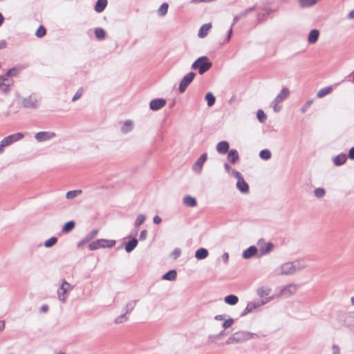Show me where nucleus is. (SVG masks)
<instances>
[{
  "label": "nucleus",
  "instance_id": "47",
  "mask_svg": "<svg viewBox=\"0 0 354 354\" xmlns=\"http://www.w3.org/2000/svg\"><path fill=\"white\" fill-rule=\"evenodd\" d=\"M257 117L258 118V120L261 122H264L265 120H266V115L265 114V113L259 109L258 110L257 113Z\"/></svg>",
  "mask_w": 354,
  "mask_h": 354
},
{
  "label": "nucleus",
  "instance_id": "59",
  "mask_svg": "<svg viewBox=\"0 0 354 354\" xmlns=\"http://www.w3.org/2000/svg\"><path fill=\"white\" fill-rule=\"evenodd\" d=\"M224 167H225V169L226 170V171L228 174H230L232 172V170H233L232 169V167L227 163H225L224 164Z\"/></svg>",
  "mask_w": 354,
  "mask_h": 354
},
{
  "label": "nucleus",
  "instance_id": "63",
  "mask_svg": "<svg viewBox=\"0 0 354 354\" xmlns=\"http://www.w3.org/2000/svg\"><path fill=\"white\" fill-rule=\"evenodd\" d=\"M5 328L4 321L0 320V332L2 331Z\"/></svg>",
  "mask_w": 354,
  "mask_h": 354
},
{
  "label": "nucleus",
  "instance_id": "35",
  "mask_svg": "<svg viewBox=\"0 0 354 354\" xmlns=\"http://www.w3.org/2000/svg\"><path fill=\"white\" fill-rule=\"evenodd\" d=\"M136 300H131L129 301L124 307L125 313L129 314L134 309V308L136 306Z\"/></svg>",
  "mask_w": 354,
  "mask_h": 354
},
{
  "label": "nucleus",
  "instance_id": "26",
  "mask_svg": "<svg viewBox=\"0 0 354 354\" xmlns=\"http://www.w3.org/2000/svg\"><path fill=\"white\" fill-rule=\"evenodd\" d=\"M138 245V240L136 238L132 239L125 245V250L129 253L133 251Z\"/></svg>",
  "mask_w": 354,
  "mask_h": 354
},
{
  "label": "nucleus",
  "instance_id": "50",
  "mask_svg": "<svg viewBox=\"0 0 354 354\" xmlns=\"http://www.w3.org/2000/svg\"><path fill=\"white\" fill-rule=\"evenodd\" d=\"M234 323V320L232 318H230L227 320H225L223 323V327L224 328H227L229 327H230Z\"/></svg>",
  "mask_w": 354,
  "mask_h": 354
},
{
  "label": "nucleus",
  "instance_id": "1",
  "mask_svg": "<svg viewBox=\"0 0 354 354\" xmlns=\"http://www.w3.org/2000/svg\"><path fill=\"white\" fill-rule=\"evenodd\" d=\"M306 266V263L303 261L297 260L292 262H286L276 268L273 270V274L274 276L294 274L305 268Z\"/></svg>",
  "mask_w": 354,
  "mask_h": 354
},
{
  "label": "nucleus",
  "instance_id": "55",
  "mask_svg": "<svg viewBox=\"0 0 354 354\" xmlns=\"http://www.w3.org/2000/svg\"><path fill=\"white\" fill-rule=\"evenodd\" d=\"M332 354H340V348L338 346L334 344L332 346Z\"/></svg>",
  "mask_w": 354,
  "mask_h": 354
},
{
  "label": "nucleus",
  "instance_id": "34",
  "mask_svg": "<svg viewBox=\"0 0 354 354\" xmlns=\"http://www.w3.org/2000/svg\"><path fill=\"white\" fill-rule=\"evenodd\" d=\"M32 99L35 97L30 96L28 98H26L24 101V104L26 107L28 108H35L37 106V103L36 101H33Z\"/></svg>",
  "mask_w": 354,
  "mask_h": 354
},
{
  "label": "nucleus",
  "instance_id": "10",
  "mask_svg": "<svg viewBox=\"0 0 354 354\" xmlns=\"http://www.w3.org/2000/svg\"><path fill=\"white\" fill-rule=\"evenodd\" d=\"M257 245L259 247L260 256L268 254L274 248L272 243L270 242L266 243L263 241H259L257 243Z\"/></svg>",
  "mask_w": 354,
  "mask_h": 354
},
{
  "label": "nucleus",
  "instance_id": "28",
  "mask_svg": "<svg viewBox=\"0 0 354 354\" xmlns=\"http://www.w3.org/2000/svg\"><path fill=\"white\" fill-rule=\"evenodd\" d=\"M333 91L332 86H326L324 88H322L317 93V98H322L324 96L330 94Z\"/></svg>",
  "mask_w": 354,
  "mask_h": 354
},
{
  "label": "nucleus",
  "instance_id": "64",
  "mask_svg": "<svg viewBox=\"0 0 354 354\" xmlns=\"http://www.w3.org/2000/svg\"><path fill=\"white\" fill-rule=\"evenodd\" d=\"M348 17L350 19H354V10L351 11L348 15Z\"/></svg>",
  "mask_w": 354,
  "mask_h": 354
},
{
  "label": "nucleus",
  "instance_id": "4",
  "mask_svg": "<svg viewBox=\"0 0 354 354\" xmlns=\"http://www.w3.org/2000/svg\"><path fill=\"white\" fill-rule=\"evenodd\" d=\"M290 95V91L288 88H283L279 93L276 96L271 103L274 112L278 113L281 111V106L279 105L280 103L286 100Z\"/></svg>",
  "mask_w": 354,
  "mask_h": 354
},
{
  "label": "nucleus",
  "instance_id": "3",
  "mask_svg": "<svg viewBox=\"0 0 354 354\" xmlns=\"http://www.w3.org/2000/svg\"><path fill=\"white\" fill-rule=\"evenodd\" d=\"M24 137V134L22 133H16L10 134L3 138L0 141V154L3 153L5 148L11 145L12 144L21 140Z\"/></svg>",
  "mask_w": 354,
  "mask_h": 354
},
{
  "label": "nucleus",
  "instance_id": "62",
  "mask_svg": "<svg viewBox=\"0 0 354 354\" xmlns=\"http://www.w3.org/2000/svg\"><path fill=\"white\" fill-rule=\"evenodd\" d=\"M222 259L223 260L224 262L227 263L228 261V259H229V255L227 253H224L222 256Z\"/></svg>",
  "mask_w": 354,
  "mask_h": 354
},
{
  "label": "nucleus",
  "instance_id": "32",
  "mask_svg": "<svg viewBox=\"0 0 354 354\" xmlns=\"http://www.w3.org/2000/svg\"><path fill=\"white\" fill-rule=\"evenodd\" d=\"M133 122L131 120H126L121 128V131L124 133H127L133 129Z\"/></svg>",
  "mask_w": 354,
  "mask_h": 354
},
{
  "label": "nucleus",
  "instance_id": "33",
  "mask_svg": "<svg viewBox=\"0 0 354 354\" xmlns=\"http://www.w3.org/2000/svg\"><path fill=\"white\" fill-rule=\"evenodd\" d=\"M183 203L186 206L192 207L196 206L197 204L196 199L190 196H185L183 199Z\"/></svg>",
  "mask_w": 354,
  "mask_h": 354
},
{
  "label": "nucleus",
  "instance_id": "48",
  "mask_svg": "<svg viewBox=\"0 0 354 354\" xmlns=\"http://www.w3.org/2000/svg\"><path fill=\"white\" fill-rule=\"evenodd\" d=\"M19 74V70L17 68H13L10 69L5 75L8 78L12 76H16Z\"/></svg>",
  "mask_w": 354,
  "mask_h": 354
},
{
  "label": "nucleus",
  "instance_id": "27",
  "mask_svg": "<svg viewBox=\"0 0 354 354\" xmlns=\"http://www.w3.org/2000/svg\"><path fill=\"white\" fill-rule=\"evenodd\" d=\"M225 302L231 306L236 305L239 301V298L234 295H229L224 298Z\"/></svg>",
  "mask_w": 354,
  "mask_h": 354
},
{
  "label": "nucleus",
  "instance_id": "61",
  "mask_svg": "<svg viewBox=\"0 0 354 354\" xmlns=\"http://www.w3.org/2000/svg\"><path fill=\"white\" fill-rule=\"evenodd\" d=\"M348 156L351 159L353 160L354 159V147H352L350 151H349V153H348Z\"/></svg>",
  "mask_w": 354,
  "mask_h": 354
},
{
  "label": "nucleus",
  "instance_id": "44",
  "mask_svg": "<svg viewBox=\"0 0 354 354\" xmlns=\"http://www.w3.org/2000/svg\"><path fill=\"white\" fill-rule=\"evenodd\" d=\"M326 194V191L324 188H316L314 190V194L317 198H322Z\"/></svg>",
  "mask_w": 354,
  "mask_h": 354
},
{
  "label": "nucleus",
  "instance_id": "11",
  "mask_svg": "<svg viewBox=\"0 0 354 354\" xmlns=\"http://www.w3.org/2000/svg\"><path fill=\"white\" fill-rule=\"evenodd\" d=\"M207 153H203L199 157V158L196 161V162L193 165L192 170L197 174H200L203 169V167L205 162L207 160Z\"/></svg>",
  "mask_w": 354,
  "mask_h": 354
},
{
  "label": "nucleus",
  "instance_id": "46",
  "mask_svg": "<svg viewBox=\"0 0 354 354\" xmlns=\"http://www.w3.org/2000/svg\"><path fill=\"white\" fill-rule=\"evenodd\" d=\"M46 28L43 26H40L35 32L37 37H42L46 35Z\"/></svg>",
  "mask_w": 354,
  "mask_h": 354
},
{
  "label": "nucleus",
  "instance_id": "29",
  "mask_svg": "<svg viewBox=\"0 0 354 354\" xmlns=\"http://www.w3.org/2000/svg\"><path fill=\"white\" fill-rule=\"evenodd\" d=\"M107 6V0H97L95 6V10L97 12H102Z\"/></svg>",
  "mask_w": 354,
  "mask_h": 354
},
{
  "label": "nucleus",
  "instance_id": "53",
  "mask_svg": "<svg viewBox=\"0 0 354 354\" xmlns=\"http://www.w3.org/2000/svg\"><path fill=\"white\" fill-rule=\"evenodd\" d=\"M313 100H308L306 102L304 106L301 108V112L305 113L308 108L312 104Z\"/></svg>",
  "mask_w": 354,
  "mask_h": 354
},
{
  "label": "nucleus",
  "instance_id": "38",
  "mask_svg": "<svg viewBox=\"0 0 354 354\" xmlns=\"http://www.w3.org/2000/svg\"><path fill=\"white\" fill-rule=\"evenodd\" d=\"M168 3H163L158 10V14L162 17L165 16L168 11Z\"/></svg>",
  "mask_w": 354,
  "mask_h": 354
},
{
  "label": "nucleus",
  "instance_id": "58",
  "mask_svg": "<svg viewBox=\"0 0 354 354\" xmlns=\"http://www.w3.org/2000/svg\"><path fill=\"white\" fill-rule=\"evenodd\" d=\"M191 3L194 4L201 3H209V0H192Z\"/></svg>",
  "mask_w": 354,
  "mask_h": 354
},
{
  "label": "nucleus",
  "instance_id": "23",
  "mask_svg": "<svg viewBox=\"0 0 354 354\" xmlns=\"http://www.w3.org/2000/svg\"><path fill=\"white\" fill-rule=\"evenodd\" d=\"M234 337L236 338V341L239 342H244L250 338V335L245 332H239L234 334Z\"/></svg>",
  "mask_w": 354,
  "mask_h": 354
},
{
  "label": "nucleus",
  "instance_id": "37",
  "mask_svg": "<svg viewBox=\"0 0 354 354\" xmlns=\"http://www.w3.org/2000/svg\"><path fill=\"white\" fill-rule=\"evenodd\" d=\"M82 192L80 189L69 191L66 193V197L68 199H73V198L78 196L79 195H80L82 194Z\"/></svg>",
  "mask_w": 354,
  "mask_h": 354
},
{
  "label": "nucleus",
  "instance_id": "39",
  "mask_svg": "<svg viewBox=\"0 0 354 354\" xmlns=\"http://www.w3.org/2000/svg\"><path fill=\"white\" fill-rule=\"evenodd\" d=\"M261 159L267 160L271 158V152L268 149H263L259 153Z\"/></svg>",
  "mask_w": 354,
  "mask_h": 354
},
{
  "label": "nucleus",
  "instance_id": "18",
  "mask_svg": "<svg viewBox=\"0 0 354 354\" xmlns=\"http://www.w3.org/2000/svg\"><path fill=\"white\" fill-rule=\"evenodd\" d=\"M229 143L227 141H221L217 144L216 150L219 153L225 154L229 150Z\"/></svg>",
  "mask_w": 354,
  "mask_h": 354
},
{
  "label": "nucleus",
  "instance_id": "5",
  "mask_svg": "<svg viewBox=\"0 0 354 354\" xmlns=\"http://www.w3.org/2000/svg\"><path fill=\"white\" fill-rule=\"evenodd\" d=\"M212 66V63L209 61L207 57H201L197 59L192 64V68L194 70H198L200 74H203L206 71H207Z\"/></svg>",
  "mask_w": 354,
  "mask_h": 354
},
{
  "label": "nucleus",
  "instance_id": "51",
  "mask_svg": "<svg viewBox=\"0 0 354 354\" xmlns=\"http://www.w3.org/2000/svg\"><path fill=\"white\" fill-rule=\"evenodd\" d=\"M82 93H83V89L82 88L78 89L77 91L76 92V93L75 94V95L73 97V101L75 102L77 100H78L79 98H80V97L82 96Z\"/></svg>",
  "mask_w": 354,
  "mask_h": 354
},
{
  "label": "nucleus",
  "instance_id": "8",
  "mask_svg": "<svg viewBox=\"0 0 354 354\" xmlns=\"http://www.w3.org/2000/svg\"><path fill=\"white\" fill-rule=\"evenodd\" d=\"M196 74L193 72L188 73L180 81L178 91L180 93H183L187 89V86L194 80Z\"/></svg>",
  "mask_w": 354,
  "mask_h": 354
},
{
  "label": "nucleus",
  "instance_id": "16",
  "mask_svg": "<svg viewBox=\"0 0 354 354\" xmlns=\"http://www.w3.org/2000/svg\"><path fill=\"white\" fill-rule=\"evenodd\" d=\"M236 187L243 193H248L249 191V186L243 179V176L237 180Z\"/></svg>",
  "mask_w": 354,
  "mask_h": 354
},
{
  "label": "nucleus",
  "instance_id": "6",
  "mask_svg": "<svg viewBox=\"0 0 354 354\" xmlns=\"http://www.w3.org/2000/svg\"><path fill=\"white\" fill-rule=\"evenodd\" d=\"M115 243V240L100 239L91 243L88 248L91 250H95L100 248H109L113 247Z\"/></svg>",
  "mask_w": 354,
  "mask_h": 354
},
{
  "label": "nucleus",
  "instance_id": "2",
  "mask_svg": "<svg viewBox=\"0 0 354 354\" xmlns=\"http://www.w3.org/2000/svg\"><path fill=\"white\" fill-rule=\"evenodd\" d=\"M257 295L266 304L277 297V292L272 294V288L268 285H263L257 288Z\"/></svg>",
  "mask_w": 354,
  "mask_h": 354
},
{
  "label": "nucleus",
  "instance_id": "25",
  "mask_svg": "<svg viewBox=\"0 0 354 354\" xmlns=\"http://www.w3.org/2000/svg\"><path fill=\"white\" fill-rule=\"evenodd\" d=\"M346 156L345 154H339L337 156L333 158V163L336 166H340L343 165L346 161Z\"/></svg>",
  "mask_w": 354,
  "mask_h": 354
},
{
  "label": "nucleus",
  "instance_id": "12",
  "mask_svg": "<svg viewBox=\"0 0 354 354\" xmlns=\"http://www.w3.org/2000/svg\"><path fill=\"white\" fill-rule=\"evenodd\" d=\"M55 133L52 131H40L35 134V139L38 142H44L55 137Z\"/></svg>",
  "mask_w": 354,
  "mask_h": 354
},
{
  "label": "nucleus",
  "instance_id": "52",
  "mask_svg": "<svg viewBox=\"0 0 354 354\" xmlns=\"http://www.w3.org/2000/svg\"><path fill=\"white\" fill-rule=\"evenodd\" d=\"M237 343H239V342L236 341V338L234 337V335H232L231 337H230L226 342L227 344H237Z\"/></svg>",
  "mask_w": 354,
  "mask_h": 354
},
{
  "label": "nucleus",
  "instance_id": "15",
  "mask_svg": "<svg viewBox=\"0 0 354 354\" xmlns=\"http://www.w3.org/2000/svg\"><path fill=\"white\" fill-rule=\"evenodd\" d=\"M166 104V100L162 98H158L152 100L150 102L149 106L153 111H158L165 106Z\"/></svg>",
  "mask_w": 354,
  "mask_h": 354
},
{
  "label": "nucleus",
  "instance_id": "49",
  "mask_svg": "<svg viewBox=\"0 0 354 354\" xmlns=\"http://www.w3.org/2000/svg\"><path fill=\"white\" fill-rule=\"evenodd\" d=\"M181 254V250L178 248H175L174 251L172 252L171 256L174 259H176L178 258Z\"/></svg>",
  "mask_w": 354,
  "mask_h": 354
},
{
  "label": "nucleus",
  "instance_id": "56",
  "mask_svg": "<svg viewBox=\"0 0 354 354\" xmlns=\"http://www.w3.org/2000/svg\"><path fill=\"white\" fill-rule=\"evenodd\" d=\"M147 230H142L141 232H140V240H145L146 238H147Z\"/></svg>",
  "mask_w": 354,
  "mask_h": 354
},
{
  "label": "nucleus",
  "instance_id": "41",
  "mask_svg": "<svg viewBox=\"0 0 354 354\" xmlns=\"http://www.w3.org/2000/svg\"><path fill=\"white\" fill-rule=\"evenodd\" d=\"M205 100L209 106H212L215 103V97L211 93L206 94Z\"/></svg>",
  "mask_w": 354,
  "mask_h": 354
},
{
  "label": "nucleus",
  "instance_id": "7",
  "mask_svg": "<svg viewBox=\"0 0 354 354\" xmlns=\"http://www.w3.org/2000/svg\"><path fill=\"white\" fill-rule=\"evenodd\" d=\"M297 290V286L295 284H289L284 286H279L276 288L275 292H277V297L283 296L288 297L296 293Z\"/></svg>",
  "mask_w": 354,
  "mask_h": 354
},
{
  "label": "nucleus",
  "instance_id": "22",
  "mask_svg": "<svg viewBox=\"0 0 354 354\" xmlns=\"http://www.w3.org/2000/svg\"><path fill=\"white\" fill-rule=\"evenodd\" d=\"M209 254L208 250L205 248H201L198 249L195 252V257L198 260H203L207 257Z\"/></svg>",
  "mask_w": 354,
  "mask_h": 354
},
{
  "label": "nucleus",
  "instance_id": "45",
  "mask_svg": "<svg viewBox=\"0 0 354 354\" xmlns=\"http://www.w3.org/2000/svg\"><path fill=\"white\" fill-rule=\"evenodd\" d=\"M57 241V239L56 237H51L45 241L44 246L46 248H50L56 243Z\"/></svg>",
  "mask_w": 354,
  "mask_h": 354
},
{
  "label": "nucleus",
  "instance_id": "54",
  "mask_svg": "<svg viewBox=\"0 0 354 354\" xmlns=\"http://www.w3.org/2000/svg\"><path fill=\"white\" fill-rule=\"evenodd\" d=\"M230 175H232L234 177H235L237 180L239 178H240L241 177H242V175L241 174L240 172L237 171H235V170H232V172L230 174H229Z\"/></svg>",
  "mask_w": 354,
  "mask_h": 354
},
{
  "label": "nucleus",
  "instance_id": "9",
  "mask_svg": "<svg viewBox=\"0 0 354 354\" xmlns=\"http://www.w3.org/2000/svg\"><path fill=\"white\" fill-rule=\"evenodd\" d=\"M72 290V287L66 281H64L61 285V287L57 290V295L59 299L64 302L66 300L68 292Z\"/></svg>",
  "mask_w": 354,
  "mask_h": 354
},
{
  "label": "nucleus",
  "instance_id": "21",
  "mask_svg": "<svg viewBox=\"0 0 354 354\" xmlns=\"http://www.w3.org/2000/svg\"><path fill=\"white\" fill-rule=\"evenodd\" d=\"M98 233V230H92L91 232H89L86 236L85 238L82 240L79 243H78V246L80 247L82 246V245L86 243L87 242H88L90 240L93 239V238H95L97 234Z\"/></svg>",
  "mask_w": 354,
  "mask_h": 354
},
{
  "label": "nucleus",
  "instance_id": "14",
  "mask_svg": "<svg viewBox=\"0 0 354 354\" xmlns=\"http://www.w3.org/2000/svg\"><path fill=\"white\" fill-rule=\"evenodd\" d=\"M265 303H263V301H251L248 303L246 308L244 310L243 314H247L252 312L255 309H257L262 306L265 305Z\"/></svg>",
  "mask_w": 354,
  "mask_h": 354
},
{
  "label": "nucleus",
  "instance_id": "42",
  "mask_svg": "<svg viewBox=\"0 0 354 354\" xmlns=\"http://www.w3.org/2000/svg\"><path fill=\"white\" fill-rule=\"evenodd\" d=\"M127 313H125L117 317L114 320V323L118 324L126 322L127 320H128V317L127 316Z\"/></svg>",
  "mask_w": 354,
  "mask_h": 354
},
{
  "label": "nucleus",
  "instance_id": "31",
  "mask_svg": "<svg viewBox=\"0 0 354 354\" xmlns=\"http://www.w3.org/2000/svg\"><path fill=\"white\" fill-rule=\"evenodd\" d=\"M321 0H299V6L301 8H307L313 6Z\"/></svg>",
  "mask_w": 354,
  "mask_h": 354
},
{
  "label": "nucleus",
  "instance_id": "30",
  "mask_svg": "<svg viewBox=\"0 0 354 354\" xmlns=\"http://www.w3.org/2000/svg\"><path fill=\"white\" fill-rule=\"evenodd\" d=\"M177 277V272L175 270H171L165 273L162 277V279L163 280H167V281H174L176 279Z\"/></svg>",
  "mask_w": 354,
  "mask_h": 354
},
{
  "label": "nucleus",
  "instance_id": "24",
  "mask_svg": "<svg viewBox=\"0 0 354 354\" xmlns=\"http://www.w3.org/2000/svg\"><path fill=\"white\" fill-rule=\"evenodd\" d=\"M228 160L234 164L239 159L238 151L236 149H232L229 151L227 156Z\"/></svg>",
  "mask_w": 354,
  "mask_h": 354
},
{
  "label": "nucleus",
  "instance_id": "40",
  "mask_svg": "<svg viewBox=\"0 0 354 354\" xmlns=\"http://www.w3.org/2000/svg\"><path fill=\"white\" fill-rule=\"evenodd\" d=\"M95 34L98 39H103L105 38L106 32L103 28H97L95 30Z\"/></svg>",
  "mask_w": 354,
  "mask_h": 354
},
{
  "label": "nucleus",
  "instance_id": "36",
  "mask_svg": "<svg viewBox=\"0 0 354 354\" xmlns=\"http://www.w3.org/2000/svg\"><path fill=\"white\" fill-rule=\"evenodd\" d=\"M75 222L74 221H68L62 227V232L64 233H68L71 232L75 227Z\"/></svg>",
  "mask_w": 354,
  "mask_h": 354
},
{
  "label": "nucleus",
  "instance_id": "20",
  "mask_svg": "<svg viewBox=\"0 0 354 354\" xmlns=\"http://www.w3.org/2000/svg\"><path fill=\"white\" fill-rule=\"evenodd\" d=\"M257 252V248L255 246H250L243 251V258L248 259L253 257Z\"/></svg>",
  "mask_w": 354,
  "mask_h": 354
},
{
  "label": "nucleus",
  "instance_id": "60",
  "mask_svg": "<svg viewBox=\"0 0 354 354\" xmlns=\"http://www.w3.org/2000/svg\"><path fill=\"white\" fill-rule=\"evenodd\" d=\"M232 28L231 27L227 32V39H226V42H228L230 39H231V37H232Z\"/></svg>",
  "mask_w": 354,
  "mask_h": 354
},
{
  "label": "nucleus",
  "instance_id": "13",
  "mask_svg": "<svg viewBox=\"0 0 354 354\" xmlns=\"http://www.w3.org/2000/svg\"><path fill=\"white\" fill-rule=\"evenodd\" d=\"M12 83L13 81L8 78L6 75L0 76V88L3 93H6L8 92Z\"/></svg>",
  "mask_w": 354,
  "mask_h": 354
},
{
  "label": "nucleus",
  "instance_id": "57",
  "mask_svg": "<svg viewBox=\"0 0 354 354\" xmlns=\"http://www.w3.org/2000/svg\"><path fill=\"white\" fill-rule=\"evenodd\" d=\"M153 220L155 224H159L162 221V218L159 216H155Z\"/></svg>",
  "mask_w": 354,
  "mask_h": 354
},
{
  "label": "nucleus",
  "instance_id": "19",
  "mask_svg": "<svg viewBox=\"0 0 354 354\" xmlns=\"http://www.w3.org/2000/svg\"><path fill=\"white\" fill-rule=\"evenodd\" d=\"M211 28H212V24L209 23L203 24L201 27V28L198 31V37L204 38L205 37H206Z\"/></svg>",
  "mask_w": 354,
  "mask_h": 354
},
{
  "label": "nucleus",
  "instance_id": "43",
  "mask_svg": "<svg viewBox=\"0 0 354 354\" xmlns=\"http://www.w3.org/2000/svg\"><path fill=\"white\" fill-rule=\"evenodd\" d=\"M146 217L144 214H139L138 215L136 221H135V226L138 227L141 225L145 221Z\"/></svg>",
  "mask_w": 354,
  "mask_h": 354
},
{
  "label": "nucleus",
  "instance_id": "17",
  "mask_svg": "<svg viewBox=\"0 0 354 354\" xmlns=\"http://www.w3.org/2000/svg\"><path fill=\"white\" fill-rule=\"evenodd\" d=\"M319 37V32L317 29L312 30L308 37V41L309 44H315Z\"/></svg>",
  "mask_w": 354,
  "mask_h": 354
}]
</instances>
